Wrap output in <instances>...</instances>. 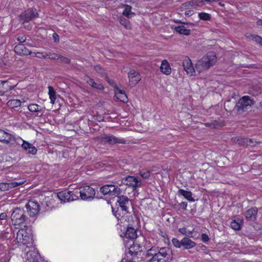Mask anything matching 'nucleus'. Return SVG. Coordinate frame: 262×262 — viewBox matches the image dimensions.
<instances>
[{"mask_svg": "<svg viewBox=\"0 0 262 262\" xmlns=\"http://www.w3.org/2000/svg\"><path fill=\"white\" fill-rule=\"evenodd\" d=\"M27 256L26 262H38L35 253L27 252Z\"/></svg>", "mask_w": 262, "mask_h": 262, "instance_id": "obj_30", "label": "nucleus"}, {"mask_svg": "<svg viewBox=\"0 0 262 262\" xmlns=\"http://www.w3.org/2000/svg\"><path fill=\"white\" fill-rule=\"evenodd\" d=\"M136 0H124L125 2H129V3H134L135 2Z\"/></svg>", "mask_w": 262, "mask_h": 262, "instance_id": "obj_63", "label": "nucleus"}, {"mask_svg": "<svg viewBox=\"0 0 262 262\" xmlns=\"http://www.w3.org/2000/svg\"><path fill=\"white\" fill-rule=\"evenodd\" d=\"M251 67H252V64H249V65L247 64V66H246L247 68H250Z\"/></svg>", "mask_w": 262, "mask_h": 262, "instance_id": "obj_64", "label": "nucleus"}, {"mask_svg": "<svg viewBox=\"0 0 262 262\" xmlns=\"http://www.w3.org/2000/svg\"><path fill=\"white\" fill-rule=\"evenodd\" d=\"M24 183V182H2L0 183V190L3 191H7L10 189L15 188L21 185Z\"/></svg>", "mask_w": 262, "mask_h": 262, "instance_id": "obj_14", "label": "nucleus"}, {"mask_svg": "<svg viewBox=\"0 0 262 262\" xmlns=\"http://www.w3.org/2000/svg\"><path fill=\"white\" fill-rule=\"evenodd\" d=\"M59 54L53 53V54H52L51 56L50 57V59H53V60H58V59L59 58Z\"/></svg>", "mask_w": 262, "mask_h": 262, "instance_id": "obj_53", "label": "nucleus"}, {"mask_svg": "<svg viewBox=\"0 0 262 262\" xmlns=\"http://www.w3.org/2000/svg\"><path fill=\"white\" fill-rule=\"evenodd\" d=\"M120 24L127 29H130L132 28V25L130 21L126 19L123 17H121L119 19Z\"/></svg>", "mask_w": 262, "mask_h": 262, "instance_id": "obj_33", "label": "nucleus"}, {"mask_svg": "<svg viewBox=\"0 0 262 262\" xmlns=\"http://www.w3.org/2000/svg\"><path fill=\"white\" fill-rule=\"evenodd\" d=\"M182 64L184 70L188 74H189L190 75H193L195 72V70L192 65L191 60L188 57H186L183 60Z\"/></svg>", "mask_w": 262, "mask_h": 262, "instance_id": "obj_13", "label": "nucleus"}, {"mask_svg": "<svg viewBox=\"0 0 262 262\" xmlns=\"http://www.w3.org/2000/svg\"><path fill=\"white\" fill-rule=\"evenodd\" d=\"M34 54H35L34 56H35L36 57H38L39 58H45V52H37V53H34Z\"/></svg>", "mask_w": 262, "mask_h": 262, "instance_id": "obj_50", "label": "nucleus"}, {"mask_svg": "<svg viewBox=\"0 0 262 262\" xmlns=\"http://www.w3.org/2000/svg\"><path fill=\"white\" fill-rule=\"evenodd\" d=\"M19 140H22L23 143L21 144V146L25 150H28V154H32L33 155H34L36 154L37 150L35 146H33L28 142L20 138H19Z\"/></svg>", "mask_w": 262, "mask_h": 262, "instance_id": "obj_16", "label": "nucleus"}, {"mask_svg": "<svg viewBox=\"0 0 262 262\" xmlns=\"http://www.w3.org/2000/svg\"><path fill=\"white\" fill-rule=\"evenodd\" d=\"M170 253L168 248H162L158 251L157 254H152L150 252L146 253V256H151L149 259V262H170L172 259Z\"/></svg>", "mask_w": 262, "mask_h": 262, "instance_id": "obj_2", "label": "nucleus"}, {"mask_svg": "<svg viewBox=\"0 0 262 262\" xmlns=\"http://www.w3.org/2000/svg\"><path fill=\"white\" fill-rule=\"evenodd\" d=\"M83 79L89 85L94 89L99 90H102L104 89L103 86L101 83L96 82L93 79L88 76H85Z\"/></svg>", "mask_w": 262, "mask_h": 262, "instance_id": "obj_17", "label": "nucleus"}, {"mask_svg": "<svg viewBox=\"0 0 262 262\" xmlns=\"http://www.w3.org/2000/svg\"><path fill=\"white\" fill-rule=\"evenodd\" d=\"M216 61V57L214 52H208L206 56L199 60L195 64L196 70L200 73L207 70L213 66Z\"/></svg>", "mask_w": 262, "mask_h": 262, "instance_id": "obj_1", "label": "nucleus"}, {"mask_svg": "<svg viewBox=\"0 0 262 262\" xmlns=\"http://www.w3.org/2000/svg\"><path fill=\"white\" fill-rule=\"evenodd\" d=\"M198 16L201 20H210L211 18V15L209 13L205 12H201L198 14Z\"/></svg>", "mask_w": 262, "mask_h": 262, "instance_id": "obj_34", "label": "nucleus"}, {"mask_svg": "<svg viewBox=\"0 0 262 262\" xmlns=\"http://www.w3.org/2000/svg\"><path fill=\"white\" fill-rule=\"evenodd\" d=\"M193 14V10H188V11H185V15L189 16L192 15Z\"/></svg>", "mask_w": 262, "mask_h": 262, "instance_id": "obj_57", "label": "nucleus"}, {"mask_svg": "<svg viewBox=\"0 0 262 262\" xmlns=\"http://www.w3.org/2000/svg\"><path fill=\"white\" fill-rule=\"evenodd\" d=\"M38 17V14L35 9H28L19 15V20L23 24L28 23L34 18Z\"/></svg>", "mask_w": 262, "mask_h": 262, "instance_id": "obj_7", "label": "nucleus"}, {"mask_svg": "<svg viewBox=\"0 0 262 262\" xmlns=\"http://www.w3.org/2000/svg\"><path fill=\"white\" fill-rule=\"evenodd\" d=\"M195 245V243L188 237H184L182 239V246L185 249H191L194 247Z\"/></svg>", "mask_w": 262, "mask_h": 262, "instance_id": "obj_25", "label": "nucleus"}, {"mask_svg": "<svg viewBox=\"0 0 262 262\" xmlns=\"http://www.w3.org/2000/svg\"><path fill=\"white\" fill-rule=\"evenodd\" d=\"M205 125L206 127H210V128H212L211 121L210 122L206 123L205 124Z\"/></svg>", "mask_w": 262, "mask_h": 262, "instance_id": "obj_61", "label": "nucleus"}, {"mask_svg": "<svg viewBox=\"0 0 262 262\" xmlns=\"http://www.w3.org/2000/svg\"><path fill=\"white\" fill-rule=\"evenodd\" d=\"M95 70L100 74L102 75H104L105 74V73L104 72V70L102 69L100 65H97L94 67Z\"/></svg>", "mask_w": 262, "mask_h": 262, "instance_id": "obj_43", "label": "nucleus"}, {"mask_svg": "<svg viewBox=\"0 0 262 262\" xmlns=\"http://www.w3.org/2000/svg\"><path fill=\"white\" fill-rule=\"evenodd\" d=\"M256 24L259 26H262V19L257 20Z\"/></svg>", "mask_w": 262, "mask_h": 262, "instance_id": "obj_62", "label": "nucleus"}, {"mask_svg": "<svg viewBox=\"0 0 262 262\" xmlns=\"http://www.w3.org/2000/svg\"><path fill=\"white\" fill-rule=\"evenodd\" d=\"M230 226L233 229L238 230L241 229V224L236 221H233L231 222Z\"/></svg>", "mask_w": 262, "mask_h": 262, "instance_id": "obj_39", "label": "nucleus"}, {"mask_svg": "<svg viewBox=\"0 0 262 262\" xmlns=\"http://www.w3.org/2000/svg\"><path fill=\"white\" fill-rule=\"evenodd\" d=\"M160 70L163 74L168 75L171 72V69L168 62L166 60H163L162 62Z\"/></svg>", "mask_w": 262, "mask_h": 262, "instance_id": "obj_24", "label": "nucleus"}, {"mask_svg": "<svg viewBox=\"0 0 262 262\" xmlns=\"http://www.w3.org/2000/svg\"><path fill=\"white\" fill-rule=\"evenodd\" d=\"M117 203L119 204L122 211L128 212V209L129 206L132 205V203L128 198L125 195H118Z\"/></svg>", "mask_w": 262, "mask_h": 262, "instance_id": "obj_10", "label": "nucleus"}, {"mask_svg": "<svg viewBox=\"0 0 262 262\" xmlns=\"http://www.w3.org/2000/svg\"><path fill=\"white\" fill-rule=\"evenodd\" d=\"M119 93L122 95L121 99H120V101L123 102H126L127 100V98L126 94H125L124 91L119 90Z\"/></svg>", "mask_w": 262, "mask_h": 262, "instance_id": "obj_45", "label": "nucleus"}, {"mask_svg": "<svg viewBox=\"0 0 262 262\" xmlns=\"http://www.w3.org/2000/svg\"><path fill=\"white\" fill-rule=\"evenodd\" d=\"M129 78V85L131 87H134L141 79V77L139 73L134 70L130 71L128 74Z\"/></svg>", "mask_w": 262, "mask_h": 262, "instance_id": "obj_11", "label": "nucleus"}, {"mask_svg": "<svg viewBox=\"0 0 262 262\" xmlns=\"http://www.w3.org/2000/svg\"><path fill=\"white\" fill-rule=\"evenodd\" d=\"M77 194H80L81 199L83 200L91 201L94 198L96 194L95 190L89 186H85L76 191Z\"/></svg>", "mask_w": 262, "mask_h": 262, "instance_id": "obj_6", "label": "nucleus"}, {"mask_svg": "<svg viewBox=\"0 0 262 262\" xmlns=\"http://www.w3.org/2000/svg\"><path fill=\"white\" fill-rule=\"evenodd\" d=\"M70 193L71 191H62L57 193V196L62 202H71Z\"/></svg>", "mask_w": 262, "mask_h": 262, "instance_id": "obj_23", "label": "nucleus"}, {"mask_svg": "<svg viewBox=\"0 0 262 262\" xmlns=\"http://www.w3.org/2000/svg\"><path fill=\"white\" fill-rule=\"evenodd\" d=\"M201 239L203 242L206 243L209 241V238L207 234L203 233L201 235Z\"/></svg>", "mask_w": 262, "mask_h": 262, "instance_id": "obj_48", "label": "nucleus"}, {"mask_svg": "<svg viewBox=\"0 0 262 262\" xmlns=\"http://www.w3.org/2000/svg\"><path fill=\"white\" fill-rule=\"evenodd\" d=\"M53 39L55 41V42L59 40V36L56 33H54L53 34Z\"/></svg>", "mask_w": 262, "mask_h": 262, "instance_id": "obj_59", "label": "nucleus"}, {"mask_svg": "<svg viewBox=\"0 0 262 262\" xmlns=\"http://www.w3.org/2000/svg\"><path fill=\"white\" fill-rule=\"evenodd\" d=\"M179 231L182 234H184V235H186V234L187 233V230H186V228H180L179 229Z\"/></svg>", "mask_w": 262, "mask_h": 262, "instance_id": "obj_56", "label": "nucleus"}, {"mask_svg": "<svg viewBox=\"0 0 262 262\" xmlns=\"http://www.w3.org/2000/svg\"><path fill=\"white\" fill-rule=\"evenodd\" d=\"M175 31L179 33L180 34L188 35L190 34V30L189 29H187L184 26H180L175 27Z\"/></svg>", "mask_w": 262, "mask_h": 262, "instance_id": "obj_29", "label": "nucleus"}, {"mask_svg": "<svg viewBox=\"0 0 262 262\" xmlns=\"http://www.w3.org/2000/svg\"><path fill=\"white\" fill-rule=\"evenodd\" d=\"M255 144H254L252 139H247V146H253Z\"/></svg>", "mask_w": 262, "mask_h": 262, "instance_id": "obj_55", "label": "nucleus"}, {"mask_svg": "<svg viewBox=\"0 0 262 262\" xmlns=\"http://www.w3.org/2000/svg\"><path fill=\"white\" fill-rule=\"evenodd\" d=\"M14 86L10 84V82L8 81H2L0 84V95L3 96L5 93L11 89Z\"/></svg>", "mask_w": 262, "mask_h": 262, "instance_id": "obj_19", "label": "nucleus"}, {"mask_svg": "<svg viewBox=\"0 0 262 262\" xmlns=\"http://www.w3.org/2000/svg\"><path fill=\"white\" fill-rule=\"evenodd\" d=\"M178 194L183 195L185 199L190 202H194L195 200L192 197V193L190 191H186L182 189L178 190Z\"/></svg>", "mask_w": 262, "mask_h": 262, "instance_id": "obj_26", "label": "nucleus"}, {"mask_svg": "<svg viewBox=\"0 0 262 262\" xmlns=\"http://www.w3.org/2000/svg\"><path fill=\"white\" fill-rule=\"evenodd\" d=\"M120 186L125 184L129 187L132 188L133 190L141 186L142 182L138 178L133 176H128L120 180V182L117 183Z\"/></svg>", "mask_w": 262, "mask_h": 262, "instance_id": "obj_4", "label": "nucleus"}, {"mask_svg": "<svg viewBox=\"0 0 262 262\" xmlns=\"http://www.w3.org/2000/svg\"><path fill=\"white\" fill-rule=\"evenodd\" d=\"M17 40L20 43L24 42L26 40V37L24 35H18L17 37Z\"/></svg>", "mask_w": 262, "mask_h": 262, "instance_id": "obj_51", "label": "nucleus"}, {"mask_svg": "<svg viewBox=\"0 0 262 262\" xmlns=\"http://www.w3.org/2000/svg\"><path fill=\"white\" fill-rule=\"evenodd\" d=\"M198 235L197 232H196L194 230L192 231H187V233L186 234V236L188 237H196Z\"/></svg>", "mask_w": 262, "mask_h": 262, "instance_id": "obj_44", "label": "nucleus"}, {"mask_svg": "<svg viewBox=\"0 0 262 262\" xmlns=\"http://www.w3.org/2000/svg\"><path fill=\"white\" fill-rule=\"evenodd\" d=\"M257 209L256 207H252L247 211V222L254 221L257 217Z\"/></svg>", "mask_w": 262, "mask_h": 262, "instance_id": "obj_20", "label": "nucleus"}, {"mask_svg": "<svg viewBox=\"0 0 262 262\" xmlns=\"http://www.w3.org/2000/svg\"><path fill=\"white\" fill-rule=\"evenodd\" d=\"M126 238L133 240L136 238L137 235L136 230L132 227H128L124 233Z\"/></svg>", "mask_w": 262, "mask_h": 262, "instance_id": "obj_21", "label": "nucleus"}, {"mask_svg": "<svg viewBox=\"0 0 262 262\" xmlns=\"http://www.w3.org/2000/svg\"><path fill=\"white\" fill-rule=\"evenodd\" d=\"M172 243L173 246L176 248H180L182 246V239L179 241L177 238H173L172 239Z\"/></svg>", "mask_w": 262, "mask_h": 262, "instance_id": "obj_40", "label": "nucleus"}, {"mask_svg": "<svg viewBox=\"0 0 262 262\" xmlns=\"http://www.w3.org/2000/svg\"><path fill=\"white\" fill-rule=\"evenodd\" d=\"M26 208L30 217H36L40 210L37 202L32 200L29 201L26 205Z\"/></svg>", "mask_w": 262, "mask_h": 262, "instance_id": "obj_8", "label": "nucleus"}, {"mask_svg": "<svg viewBox=\"0 0 262 262\" xmlns=\"http://www.w3.org/2000/svg\"><path fill=\"white\" fill-rule=\"evenodd\" d=\"M254 103V100L252 99H250L249 96H247V106H251Z\"/></svg>", "mask_w": 262, "mask_h": 262, "instance_id": "obj_49", "label": "nucleus"}, {"mask_svg": "<svg viewBox=\"0 0 262 262\" xmlns=\"http://www.w3.org/2000/svg\"><path fill=\"white\" fill-rule=\"evenodd\" d=\"M19 138H17L14 136L8 133L6 137L4 138L2 142L7 144L14 145L15 144H19L18 142Z\"/></svg>", "mask_w": 262, "mask_h": 262, "instance_id": "obj_18", "label": "nucleus"}, {"mask_svg": "<svg viewBox=\"0 0 262 262\" xmlns=\"http://www.w3.org/2000/svg\"><path fill=\"white\" fill-rule=\"evenodd\" d=\"M14 50L18 54L29 55L31 54V52L21 43L16 45L14 47Z\"/></svg>", "mask_w": 262, "mask_h": 262, "instance_id": "obj_22", "label": "nucleus"}, {"mask_svg": "<svg viewBox=\"0 0 262 262\" xmlns=\"http://www.w3.org/2000/svg\"><path fill=\"white\" fill-rule=\"evenodd\" d=\"M12 223L15 225H21L25 223L28 217L25 215V211L20 208H15L11 215Z\"/></svg>", "mask_w": 262, "mask_h": 262, "instance_id": "obj_5", "label": "nucleus"}, {"mask_svg": "<svg viewBox=\"0 0 262 262\" xmlns=\"http://www.w3.org/2000/svg\"><path fill=\"white\" fill-rule=\"evenodd\" d=\"M45 58L48 57L49 58H50V57L51 56V55L52 54H53V53H51L50 52H45Z\"/></svg>", "mask_w": 262, "mask_h": 262, "instance_id": "obj_60", "label": "nucleus"}, {"mask_svg": "<svg viewBox=\"0 0 262 262\" xmlns=\"http://www.w3.org/2000/svg\"><path fill=\"white\" fill-rule=\"evenodd\" d=\"M7 133L5 130L0 129V142H2L4 138L7 136Z\"/></svg>", "mask_w": 262, "mask_h": 262, "instance_id": "obj_47", "label": "nucleus"}, {"mask_svg": "<svg viewBox=\"0 0 262 262\" xmlns=\"http://www.w3.org/2000/svg\"><path fill=\"white\" fill-rule=\"evenodd\" d=\"M158 251L159 250L158 249L154 248V247H152L151 248L147 250V253H149L150 252L152 254H157Z\"/></svg>", "mask_w": 262, "mask_h": 262, "instance_id": "obj_52", "label": "nucleus"}, {"mask_svg": "<svg viewBox=\"0 0 262 262\" xmlns=\"http://www.w3.org/2000/svg\"><path fill=\"white\" fill-rule=\"evenodd\" d=\"M252 222L250 224V225L252 226L254 229L256 231H259L261 229V225L257 222L254 221H252Z\"/></svg>", "mask_w": 262, "mask_h": 262, "instance_id": "obj_41", "label": "nucleus"}, {"mask_svg": "<svg viewBox=\"0 0 262 262\" xmlns=\"http://www.w3.org/2000/svg\"><path fill=\"white\" fill-rule=\"evenodd\" d=\"M179 206L181 207V208L183 209V210H186L187 206V203L185 202H183L179 204Z\"/></svg>", "mask_w": 262, "mask_h": 262, "instance_id": "obj_54", "label": "nucleus"}, {"mask_svg": "<svg viewBox=\"0 0 262 262\" xmlns=\"http://www.w3.org/2000/svg\"><path fill=\"white\" fill-rule=\"evenodd\" d=\"M139 174L143 179H148L150 176V172L147 170H142L140 171Z\"/></svg>", "mask_w": 262, "mask_h": 262, "instance_id": "obj_38", "label": "nucleus"}, {"mask_svg": "<svg viewBox=\"0 0 262 262\" xmlns=\"http://www.w3.org/2000/svg\"><path fill=\"white\" fill-rule=\"evenodd\" d=\"M110 189L108 184L105 185L100 188V191L104 195H108L110 196Z\"/></svg>", "mask_w": 262, "mask_h": 262, "instance_id": "obj_35", "label": "nucleus"}, {"mask_svg": "<svg viewBox=\"0 0 262 262\" xmlns=\"http://www.w3.org/2000/svg\"><path fill=\"white\" fill-rule=\"evenodd\" d=\"M7 217V214L5 212L2 213L0 214V219L2 220L6 219Z\"/></svg>", "mask_w": 262, "mask_h": 262, "instance_id": "obj_58", "label": "nucleus"}, {"mask_svg": "<svg viewBox=\"0 0 262 262\" xmlns=\"http://www.w3.org/2000/svg\"><path fill=\"white\" fill-rule=\"evenodd\" d=\"M7 104L9 107L14 108L19 106L21 104V101L16 99L10 100L7 102Z\"/></svg>", "mask_w": 262, "mask_h": 262, "instance_id": "obj_32", "label": "nucleus"}, {"mask_svg": "<svg viewBox=\"0 0 262 262\" xmlns=\"http://www.w3.org/2000/svg\"><path fill=\"white\" fill-rule=\"evenodd\" d=\"M122 6L124 7V10L122 12L124 16L130 18L135 15V13L131 11L132 7L126 4H123Z\"/></svg>", "mask_w": 262, "mask_h": 262, "instance_id": "obj_28", "label": "nucleus"}, {"mask_svg": "<svg viewBox=\"0 0 262 262\" xmlns=\"http://www.w3.org/2000/svg\"><path fill=\"white\" fill-rule=\"evenodd\" d=\"M117 182H120V181H113V184H108L109 189H111L110 196L111 197L118 196L122 192V190L119 188L120 186L117 183Z\"/></svg>", "mask_w": 262, "mask_h": 262, "instance_id": "obj_12", "label": "nucleus"}, {"mask_svg": "<svg viewBox=\"0 0 262 262\" xmlns=\"http://www.w3.org/2000/svg\"><path fill=\"white\" fill-rule=\"evenodd\" d=\"M251 40L255 41L262 46V38L257 35L252 34L249 37Z\"/></svg>", "mask_w": 262, "mask_h": 262, "instance_id": "obj_37", "label": "nucleus"}, {"mask_svg": "<svg viewBox=\"0 0 262 262\" xmlns=\"http://www.w3.org/2000/svg\"><path fill=\"white\" fill-rule=\"evenodd\" d=\"M71 191L70 196H71V201H73L78 199V194H77L76 191Z\"/></svg>", "mask_w": 262, "mask_h": 262, "instance_id": "obj_46", "label": "nucleus"}, {"mask_svg": "<svg viewBox=\"0 0 262 262\" xmlns=\"http://www.w3.org/2000/svg\"><path fill=\"white\" fill-rule=\"evenodd\" d=\"M60 62L65 63H69L70 62V59L66 57H63L60 55H59V58L57 60Z\"/></svg>", "mask_w": 262, "mask_h": 262, "instance_id": "obj_42", "label": "nucleus"}, {"mask_svg": "<svg viewBox=\"0 0 262 262\" xmlns=\"http://www.w3.org/2000/svg\"><path fill=\"white\" fill-rule=\"evenodd\" d=\"M16 239L18 243L27 245L28 247L32 246L33 244L32 234L28 232L24 228H21L18 230L16 234Z\"/></svg>", "mask_w": 262, "mask_h": 262, "instance_id": "obj_3", "label": "nucleus"}, {"mask_svg": "<svg viewBox=\"0 0 262 262\" xmlns=\"http://www.w3.org/2000/svg\"><path fill=\"white\" fill-rule=\"evenodd\" d=\"M246 108V96L238 100L235 105L233 111L238 114L243 113Z\"/></svg>", "mask_w": 262, "mask_h": 262, "instance_id": "obj_15", "label": "nucleus"}, {"mask_svg": "<svg viewBox=\"0 0 262 262\" xmlns=\"http://www.w3.org/2000/svg\"><path fill=\"white\" fill-rule=\"evenodd\" d=\"M49 95L51 100V103L54 104L56 100V92L51 86H48Z\"/></svg>", "mask_w": 262, "mask_h": 262, "instance_id": "obj_31", "label": "nucleus"}, {"mask_svg": "<svg viewBox=\"0 0 262 262\" xmlns=\"http://www.w3.org/2000/svg\"><path fill=\"white\" fill-rule=\"evenodd\" d=\"M28 108L32 113H37V115L42 110V107L37 104L32 103L28 105Z\"/></svg>", "mask_w": 262, "mask_h": 262, "instance_id": "obj_27", "label": "nucleus"}, {"mask_svg": "<svg viewBox=\"0 0 262 262\" xmlns=\"http://www.w3.org/2000/svg\"><path fill=\"white\" fill-rule=\"evenodd\" d=\"M212 128H217L224 125V122L221 120H211Z\"/></svg>", "mask_w": 262, "mask_h": 262, "instance_id": "obj_36", "label": "nucleus"}, {"mask_svg": "<svg viewBox=\"0 0 262 262\" xmlns=\"http://www.w3.org/2000/svg\"><path fill=\"white\" fill-rule=\"evenodd\" d=\"M98 138L101 142L108 143L109 144H114L116 143L125 144V140L123 138H118L113 135H103Z\"/></svg>", "mask_w": 262, "mask_h": 262, "instance_id": "obj_9", "label": "nucleus"}]
</instances>
